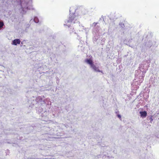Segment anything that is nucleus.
<instances>
[{
	"label": "nucleus",
	"mask_w": 159,
	"mask_h": 159,
	"mask_svg": "<svg viewBox=\"0 0 159 159\" xmlns=\"http://www.w3.org/2000/svg\"><path fill=\"white\" fill-rule=\"evenodd\" d=\"M75 16L74 15H73L70 16L68 20L66 22V23H75V21L76 20V19L75 18Z\"/></svg>",
	"instance_id": "f257e3e1"
},
{
	"label": "nucleus",
	"mask_w": 159,
	"mask_h": 159,
	"mask_svg": "<svg viewBox=\"0 0 159 159\" xmlns=\"http://www.w3.org/2000/svg\"><path fill=\"white\" fill-rule=\"evenodd\" d=\"M20 41L19 39H16L13 41L12 44L15 45H16L17 44H20Z\"/></svg>",
	"instance_id": "f03ea898"
},
{
	"label": "nucleus",
	"mask_w": 159,
	"mask_h": 159,
	"mask_svg": "<svg viewBox=\"0 0 159 159\" xmlns=\"http://www.w3.org/2000/svg\"><path fill=\"white\" fill-rule=\"evenodd\" d=\"M91 67H92L95 71L96 72H101V73H102V72L101 71H100L98 69V67H97L95 65H94L93 64L91 66Z\"/></svg>",
	"instance_id": "7ed1b4c3"
},
{
	"label": "nucleus",
	"mask_w": 159,
	"mask_h": 159,
	"mask_svg": "<svg viewBox=\"0 0 159 159\" xmlns=\"http://www.w3.org/2000/svg\"><path fill=\"white\" fill-rule=\"evenodd\" d=\"M140 114L141 115V116L142 117H146L147 116V112L144 111H140Z\"/></svg>",
	"instance_id": "20e7f679"
},
{
	"label": "nucleus",
	"mask_w": 159,
	"mask_h": 159,
	"mask_svg": "<svg viewBox=\"0 0 159 159\" xmlns=\"http://www.w3.org/2000/svg\"><path fill=\"white\" fill-rule=\"evenodd\" d=\"M86 62L88 64H90L91 66L93 64L92 60L90 59L86 60Z\"/></svg>",
	"instance_id": "39448f33"
},
{
	"label": "nucleus",
	"mask_w": 159,
	"mask_h": 159,
	"mask_svg": "<svg viewBox=\"0 0 159 159\" xmlns=\"http://www.w3.org/2000/svg\"><path fill=\"white\" fill-rule=\"evenodd\" d=\"M75 31L74 29L73 28H71L70 31V34H72Z\"/></svg>",
	"instance_id": "423d86ee"
},
{
	"label": "nucleus",
	"mask_w": 159,
	"mask_h": 159,
	"mask_svg": "<svg viewBox=\"0 0 159 159\" xmlns=\"http://www.w3.org/2000/svg\"><path fill=\"white\" fill-rule=\"evenodd\" d=\"M3 25V23L2 22H0V28L2 27Z\"/></svg>",
	"instance_id": "0eeeda50"
},
{
	"label": "nucleus",
	"mask_w": 159,
	"mask_h": 159,
	"mask_svg": "<svg viewBox=\"0 0 159 159\" xmlns=\"http://www.w3.org/2000/svg\"><path fill=\"white\" fill-rule=\"evenodd\" d=\"M98 24L97 23L94 22L93 23V25H94V26H95L96 25Z\"/></svg>",
	"instance_id": "6e6552de"
},
{
	"label": "nucleus",
	"mask_w": 159,
	"mask_h": 159,
	"mask_svg": "<svg viewBox=\"0 0 159 159\" xmlns=\"http://www.w3.org/2000/svg\"><path fill=\"white\" fill-rule=\"evenodd\" d=\"M118 117L119 118H121V116H120V115H118Z\"/></svg>",
	"instance_id": "1a4fd4ad"
},
{
	"label": "nucleus",
	"mask_w": 159,
	"mask_h": 159,
	"mask_svg": "<svg viewBox=\"0 0 159 159\" xmlns=\"http://www.w3.org/2000/svg\"><path fill=\"white\" fill-rule=\"evenodd\" d=\"M152 116L151 117V121H152L153 120V119H152Z\"/></svg>",
	"instance_id": "9d476101"
}]
</instances>
